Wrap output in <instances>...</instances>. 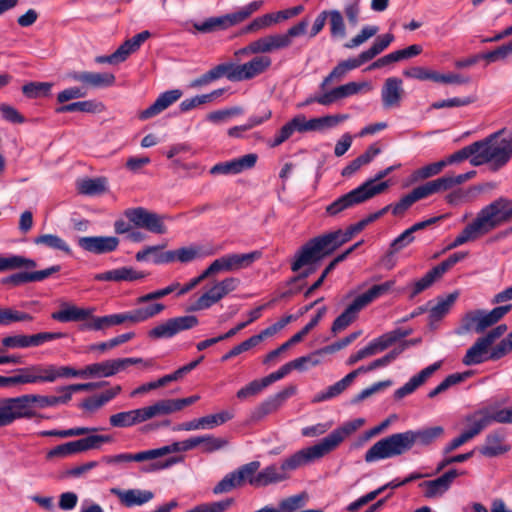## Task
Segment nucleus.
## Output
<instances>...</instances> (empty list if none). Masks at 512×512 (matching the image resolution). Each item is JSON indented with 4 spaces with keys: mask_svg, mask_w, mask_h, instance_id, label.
Masks as SVG:
<instances>
[{
    "mask_svg": "<svg viewBox=\"0 0 512 512\" xmlns=\"http://www.w3.org/2000/svg\"><path fill=\"white\" fill-rule=\"evenodd\" d=\"M512 304L501 305L491 311L477 309L463 315L455 333L462 335L468 332L483 333L489 327L498 323L510 310Z\"/></svg>",
    "mask_w": 512,
    "mask_h": 512,
    "instance_id": "423d86ee",
    "label": "nucleus"
},
{
    "mask_svg": "<svg viewBox=\"0 0 512 512\" xmlns=\"http://www.w3.org/2000/svg\"><path fill=\"white\" fill-rule=\"evenodd\" d=\"M294 132H309V120L303 114H298L283 125L275 137L268 142L269 147L275 148L288 140Z\"/></svg>",
    "mask_w": 512,
    "mask_h": 512,
    "instance_id": "4be33fe9",
    "label": "nucleus"
},
{
    "mask_svg": "<svg viewBox=\"0 0 512 512\" xmlns=\"http://www.w3.org/2000/svg\"><path fill=\"white\" fill-rule=\"evenodd\" d=\"M296 393V386L289 385L275 395L269 397L251 412V419L259 421L269 414L276 412L284 402Z\"/></svg>",
    "mask_w": 512,
    "mask_h": 512,
    "instance_id": "dca6fc26",
    "label": "nucleus"
},
{
    "mask_svg": "<svg viewBox=\"0 0 512 512\" xmlns=\"http://www.w3.org/2000/svg\"><path fill=\"white\" fill-rule=\"evenodd\" d=\"M260 462L252 461L242 465L236 471L227 474L214 488L215 494L229 492L236 487L243 486L246 482L251 485V481L257 477Z\"/></svg>",
    "mask_w": 512,
    "mask_h": 512,
    "instance_id": "f8f14e48",
    "label": "nucleus"
},
{
    "mask_svg": "<svg viewBox=\"0 0 512 512\" xmlns=\"http://www.w3.org/2000/svg\"><path fill=\"white\" fill-rule=\"evenodd\" d=\"M228 75H229V72H228L227 64L221 63V64L213 67L212 69H210L209 71H207L206 73L201 75L200 77L194 79L190 83V87L200 88V87L208 85L211 82L218 80L222 77H226L228 79Z\"/></svg>",
    "mask_w": 512,
    "mask_h": 512,
    "instance_id": "ea45409f",
    "label": "nucleus"
},
{
    "mask_svg": "<svg viewBox=\"0 0 512 512\" xmlns=\"http://www.w3.org/2000/svg\"><path fill=\"white\" fill-rule=\"evenodd\" d=\"M388 182L384 181L379 185H373L372 181H365L359 187L342 195L326 207L329 216H336L343 211L361 204L376 195L381 194L388 188Z\"/></svg>",
    "mask_w": 512,
    "mask_h": 512,
    "instance_id": "6e6552de",
    "label": "nucleus"
},
{
    "mask_svg": "<svg viewBox=\"0 0 512 512\" xmlns=\"http://www.w3.org/2000/svg\"><path fill=\"white\" fill-rule=\"evenodd\" d=\"M415 189L417 190L421 199L439 191H444L448 189V176H442L436 180L426 182L425 184L418 186Z\"/></svg>",
    "mask_w": 512,
    "mask_h": 512,
    "instance_id": "5fc2aeb1",
    "label": "nucleus"
},
{
    "mask_svg": "<svg viewBox=\"0 0 512 512\" xmlns=\"http://www.w3.org/2000/svg\"><path fill=\"white\" fill-rule=\"evenodd\" d=\"M230 264L231 271L240 270L250 266L253 262L262 257L261 251H252L245 254H228L226 255Z\"/></svg>",
    "mask_w": 512,
    "mask_h": 512,
    "instance_id": "a18cd8bd",
    "label": "nucleus"
},
{
    "mask_svg": "<svg viewBox=\"0 0 512 512\" xmlns=\"http://www.w3.org/2000/svg\"><path fill=\"white\" fill-rule=\"evenodd\" d=\"M351 383L352 382L349 380V378L347 376H345L340 381H338L335 384L329 386L326 390L317 393L313 397L312 402L313 403H319V402L326 401V400H329L331 398H334V397L340 395L344 390H346V388L349 385H351Z\"/></svg>",
    "mask_w": 512,
    "mask_h": 512,
    "instance_id": "09e8293b",
    "label": "nucleus"
},
{
    "mask_svg": "<svg viewBox=\"0 0 512 512\" xmlns=\"http://www.w3.org/2000/svg\"><path fill=\"white\" fill-rule=\"evenodd\" d=\"M105 109V106L101 102L95 100H85L79 102H73L65 104L56 109L57 113L67 112H85V113H100Z\"/></svg>",
    "mask_w": 512,
    "mask_h": 512,
    "instance_id": "4c0bfd02",
    "label": "nucleus"
},
{
    "mask_svg": "<svg viewBox=\"0 0 512 512\" xmlns=\"http://www.w3.org/2000/svg\"><path fill=\"white\" fill-rule=\"evenodd\" d=\"M233 418V413L221 411L216 414L207 415L200 418L202 429H212L216 426L226 423Z\"/></svg>",
    "mask_w": 512,
    "mask_h": 512,
    "instance_id": "e2e57ef3",
    "label": "nucleus"
},
{
    "mask_svg": "<svg viewBox=\"0 0 512 512\" xmlns=\"http://www.w3.org/2000/svg\"><path fill=\"white\" fill-rule=\"evenodd\" d=\"M239 283L240 280L235 277H228L216 282L188 308V311L194 312L210 308L229 293L233 292L238 287Z\"/></svg>",
    "mask_w": 512,
    "mask_h": 512,
    "instance_id": "9b49d317",
    "label": "nucleus"
},
{
    "mask_svg": "<svg viewBox=\"0 0 512 512\" xmlns=\"http://www.w3.org/2000/svg\"><path fill=\"white\" fill-rule=\"evenodd\" d=\"M120 240L115 236H86L78 239V245L84 251L93 254H106L117 250Z\"/></svg>",
    "mask_w": 512,
    "mask_h": 512,
    "instance_id": "6ab92c4d",
    "label": "nucleus"
},
{
    "mask_svg": "<svg viewBox=\"0 0 512 512\" xmlns=\"http://www.w3.org/2000/svg\"><path fill=\"white\" fill-rule=\"evenodd\" d=\"M466 422L470 425V428L465 430L459 437L454 438L450 442V451L455 450L468 442L475 436L481 433L487 427V420L481 418V414L478 411L470 414L466 417Z\"/></svg>",
    "mask_w": 512,
    "mask_h": 512,
    "instance_id": "b1692460",
    "label": "nucleus"
},
{
    "mask_svg": "<svg viewBox=\"0 0 512 512\" xmlns=\"http://www.w3.org/2000/svg\"><path fill=\"white\" fill-rule=\"evenodd\" d=\"M37 266L33 259L26 258L21 255H10L7 257L0 256V272L17 270V269H32Z\"/></svg>",
    "mask_w": 512,
    "mask_h": 512,
    "instance_id": "58836bf2",
    "label": "nucleus"
},
{
    "mask_svg": "<svg viewBox=\"0 0 512 512\" xmlns=\"http://www.w3.org/2000/svg\"><path fill=\"white\" fill-rule=\"evenodd\" d=\"M364 422L362 418L346 422L321 439L319 443L295 452L286 458L280 466L272 464L265 467L257 473L254 481H251V486L265 487L287 480L290 471L319 460L335 450L349 435L358 430Z\"/></svg>",
    "mask_w": 512,
    "mask_h": 512,
    "instance_id": "f257e3e1",
    "label": "nucleus"
},
{
    "mask_svg": "<svg viewBox=\"0 0 512 512\" xmlns=\"http://www.w3.org/2000/svg\"><path fill=\"white\" fill-rule=\"evenodd\" d=\"M421 200L417 190L414 188L410 193L402 197L393 205V215L402 216L416 201Z\"/></svg>",
    "mask_w": 512,
    "mask_h": 512,
    "instance_id": "338daca9",
    "label": "nucleus"
},
{
    "mask_svg": "<svg viewBox=\"0 0 512 512\" xmlns=\"http://www.w3.org/2000/svg\"><path fill=\"white\" fill-rule=\"evenodd\" d=\"M403 95V82L400 78L390 77L385 80L381 90L382 103L385 108L399 106Z\"/></svg>",
    "mask_w": 512,
    "mask_h": 512,
    "instance_id": "a878e982",
    "label": "nucleus"
},
{
    "mask_svg": "<svg viewBox=\"0 0 512 512\" xmlns=\"http://www.w3.org/2000/svg\"><path fill=\"white\" fill-rule=\"evenodd\" d=\"M69 77L83 84L84 88H106L114 85L116 77L110 72H73Z\"/></svg>",
    "mask_w": 512,
    "mask_h": 512,
    "instance_id": "412c9836",
    "label": "nucleus"
},
{
    "mask_svg": "<svg viewBox=\"0 0 512 512\" xmlns=\"http://www.w3.org/2000/svg\"><path fill=\"white\" fill-rule=\"evenodd\" d=\"M448 271V259L443 260L440 264L429 270L422 278L410 283L406 286L405 291L408 297L413 299L418 294L430 288L434 283L438 282Z\"/></svg>",
    "mask_w": 512,
    "mask_h": 512,
    "instance_id": "f3484780",
    "label": "nucleus"
},
{
    "mask_svg": "<svg viewBox=\"0 0 512 512\" xmlns=\"http://www.w3.org/2000/svg\"><path fill=\"white\" fill-rule=\"evenodd\" d=\"M13 420L21 418H32L36 413L31 409L32 404H37L40 408L56 406L54 396H44L38 394H26L14 398H5Z\"/></svg>",
    "mask_w": 512,
    "mask_h": 512,
    "instance_id": "9d476101",
    "label": "nucleus"
},
{
    "mask_svg": "<svg viewBox=\"0 0 512 512\" xmlns=\"http://www.w3.org/2000/svg\"><path fill=\"white\" fill-rule=\"evenodd\" d=\"M236 25L232 13L220 17H211L201 23H194L193 27L200 33H211L214 31L225 30Z\"/></svg>",
    "mask_w": 512,
    "mask_h": 512,
    "instance_id": "f704fd0d",
    "label": "nucleus"
},
{
    "mask_svg": "<svg viewBox=\"0 0 512 512\" xmlns=\"http://www.w3.org/2000/svg\"><path fill=\"white\" fill-rule=\"evenodd\" d=\"M202 446L204 453H212L228 445V440L213 435L198 436V446Z\"/></svg>",
    "mask_w": 512,
    "mask_h": 512,
    "instance_id": "bf43d9fd",
    "label": "nucleus"
},
{
    "mask_svg": "<svg viewBox=\"0 0 512 512\" xmlns=\"http://www.w3.org/2000/svg\"><path fill=\"white\" fill-rule=\"evenodd\" d=\"M82 373V377H111L109 360L87 365Z\"/></svg>",
    "mask_w": 512,
    "mask_h": 512,
    "instance_id": "69168bd1",
    "label": "nucleus"
},
{
    "mask_svg": "<svg viewBox=\"0 0 512 512\" xmlns=\"http://www.w3.org/2000/svg\"><path fill=\"white\" fill-rule=\"evenodd\" d=\"M388 182L384 181L379 185H373L372 181H365L359 187L342 195L326 207L329 216H336L343 211L361 204L376 195L381 194L388 188Z\"/></svg>",
    "mask_w": 512,
    "mask_h": 512,
    "instance_id": "0eeeda50",
    "label": "nucleus"
},
{
    "mask_svg": "<svg viewBox=\"0 0 512 512\" xmlns=\"http://www.w3.org/2000/svg\"><path fill=\"white\" fill-rule=\"evenodd\" d=\"M505 434L494 431L487 435L485 444L480 448V453L486 457H495L507 452L510 447L504 444Z\"/></svg>",
    "mask_w": 512,
    "mask_h": 512,
    "instance_id": "72a5a7b5",
    "label": "nucleus"
},
{
    "mask_svg": "<svg viewBox=\"0 0 512 512\" xmlns=\"http://www.w3.org/2000/svg\"><path fill=\"white\" fill-rule=\"evenodd\" d=\"M257 159L258 156L254 153L246 154L231 161L217 163L211 167L209 172L211 175L239 174L253 168Z\"/></svg>",
    "mask_w": 512,
    "mask_h": 512,
    "instance_id": "aec40b11",
    "label": "nucleus"
},
{
    "mask_svg": "<svg viewBox=\"0 0 512 512\" xmlns=\"http://www.w3.org/2000/svg\"><path fill=\"white\" fill-rule=\"evenodd\" d=\"M411 330L407 329H395L393 331H390L386 334H383L379 338L375 339L371 343H369L374 351V354H377L379 352L384 351L391 345H393L395 342L399 341L402 338L407 337L410 335Z\"/></svg>",
    "mask_w": 512,
    "mask_h": 512,
    "instance_id": "e433bc0d",
    "label": "nucleus"
},
{
    "mask_svg": "<svg viewBox=\"0 0 512 512\" xmlns=\"http://www.w3.org/2000/svg\"><path fill=\"white\" fill-rule=\"evenodd\" d=\"M330 32L333 37H345L346 28L342 14L338 10L328 11Z\"/></svg>",
    "mask_w": 512,
    "mask_h": 512,
    "instance_id": "0e129e2a",
    "label": "nucleus"
},
{
    "mask_svg": "<svg viewBox=\"0 0 512 512\" xmlns=\"http://www.w3.org/2000/svg\"><path fill=\"white\" fill-rule=\"evenodd\" d=\"M394 285L395 280H388L384 283L372 286L365 293L357 296L356 298L362 304V306L365 307L373 300L390 292Z\"/></svg>",
    "mask_w": 512,
    "mask_h": 512,
    "instance_id": "37998d69",
    "label": "nucleus"
},
{
    "mask_svg": "<svg viewBox=\"0 0 512 512\" xmlns=\"http://www.w3.org/2000/svg\"><path fill=\"white\" fill-rule=\"evenodd\" d=\"M151 36L150 32L145 30L142 31L131 39L126 40L122 43L119 48L123 52L124 57L127 59L128 56L139 49V47Z\"/></svg>",
    "mask_w": 512,
    "mask_h": 512,
    "instance_id": "680f3d73",
    "label": "nucleus"
},
{
    "mask_svg": "<svg viewBox=\"0 0 512 512\" xmlns=\"http://www.w3.org/2000/svg\"><path fill=\"white\" fill-rule=\"evenodd\" d=\"M307 499L308 495L303 492L282 499L279 502L278 508L272 506H264L255 512H295L306 504Z\"/></svg>",
    "mask_w": 512,
    "mask_h": 512,
    "instance_id": "c9c22d12",
    "label": "nucleus"
},
{
    "mask_svg": "<svg viewBox=\"0 0 512 512\" xmlns=\"http://www.w3.org/2000/svg\"><path fill=\"white\" fill-rule=\"evenodd\" d=\"M448 165V157L441 159L440 161L430 163L415 170L412 177L415 181L423 180L439 174Z\"/></svg>",
    "mask_w": 512,
    "mask_h": 512,
    "instance_id": "864d4df0",
    "label": "nucleus"
},
{
    "mask_svg": "<svg viewBox=\"0 0 512 512\" xmlns=\"http://www.w3.org/2000/svg\"><path fill=\"white\" fill-rule=\"evenodd\" d=\"M145 277V274L136 271L132 267H121L114 270L96 274L94 279L97 281H135Z\"/></svg>",
    "mask_w": 512,
    "mask_h": 512,
    "instance_id": "2f4dec72",
    "label": "nucleus"
},
{
    "mask_svg": "<svg viewBox=\"0 0 512 512\" xmlns=\"http://www.w3.org/2000/svg\"><path fill=\"white\" fill-rule=\"evenodd\" d=\"M226 64L229 72L228 80L241 82L251 80L266 72L272 65V59L267 55H257L243 64L232 62H226Z\"/></svg>",
    "mask_w": 512,
    "mask_h": 512,
    "instance_id": "1a4fd4ad",
    "label": "nucleus"
},
{
    "mask_svg": "<svg viewBox=\"0 0 512 512\" xmlns=\"http://www.w3.org/2000/svg\"><path fill=\"white\" fill-rule=\"evenodd\" d=\"M491 344L483 337H479L466 351L462 363L466 366L478 365L490 359Z\"/></svg>",
    "mask_w": 512,
    "mask_h": 512,
    "instance_id": "cd10ccee",
    "label": "nucleus"
},
{
    "mask_svg": "<svg viewBox=\"0 0 512 512\" xmlns=\"http://www.w3.org/2000/svg\"><path fill=\"white\" fill-rule=\"evenodd\" d=\"M198 323V318L194 315L170 318L150 329L148 337L152 340L172 338L179 332L196 327Z\"/></svg>",
    "mask_w": 512,
    "mask_h": 512,
    "instance_id": "4468645a",
    "label": "nucleus"
},
{
    "mask_svg": "<svg viewBox=\"0 0 512 512\" xmlns=\"http://www.w3.org/2000/svg\"><path fill=\"white\" fill-rule=\"evenodd\" d=\"M16 372H21L25 384H34L40 382H53L52 372L53 365H31L25 368L17 369Z\"/></svg>",
    "mask_w": 512,
    "mask_h": 512,
    "instance_id": "c756f323",
    "label": "nucleus"
},
{
    "mask_svg": "<svg viewBox=\"0 0 512 512\" xmlns=\"http://www.w3.org/2000/svg\"><path fill=\"white\" fill-rule=\"evenodd\" d=\"M233 503V499H226L218 502L201 504L187 512H224Z\"/></svg>",
    "mask_w": 512,
    "mask_h": 512,
    "instance_id": "774afa93",
    "label": "nucleus"
},
{
    "mask_svg": "<svg viewBox=\"0 0 512 512\" xmlns=\"http://www.w3.org/2000/svg\"><path fill=\"white\" fill-rule=\"evenodd\" d=\"M439 364L435 363L423 369L417 375L413 376L404 386L397 389L394 393L395 399H402L403 397L413 393L419 386H421L437 369Z\"/></svg>",
    "mask_w": 512,
    "mask_h": 512,
    "instance_id": "473e14b6",
    "label": "nucleus"
},
{
    "mask_svg": "<svg viewBox=\"0 0 512 512\" xmlns=\"http://www.w3.org/2000/svg\"><path fill=\"white\" fill-rule=\"evenodd\" d=\"M420 486L426 488L425 496L428 498L443 495L448 490V472H444L435 480L425 481Z\"/></svg>",
    "mask_w": 512,
    "mask_h": 512,
    "instance_id": "8fccbe9b",
    "label": "nucleus"
},
{
    "mask_svg": "<svg viewBox=\"0 0 512 512\" xmlns=\"http://www.w3.org/2000/svg\"><path fill=\"white\" fill-rule=\"evenodd\" d=\"M181 96L182 91L179 89L169 90L160 94V96L155 100V102L152 105H150L147 109L139 113V119L147 120L160 114L174 102L179 100Z\"/></svg>",
    "mask_w": 512,
    "mask_h": 512,
    "instance_id": "bb28decb",
    "label": "nucleus"
},
{
    "mask_svg": "<svg viewBox=\"0 0 512 512\" xmlns=\"http://www.w3.org/2000/svg\"><path fill=\"white\" fill-rule=\"evenodd\" d=\"M348 118V114H336L309 119V132L333 128Z\"/></svg>",
    "mask_w": 512,
    "mask_h": 512,
    "instance_id": "79ce46f5",
    "label": "nucleus"
},
{
    "mask_svg": "<svg viewBox=\"0 0 512 512\" xmlns=\"http://www.w3.org/2000/svg\"><path fill=\"white\" fill-rule=\"evenodd\" d=\"M479 414H481V418L486 419L487 427L493 423H512V407L499 409L491 412L488 408L478 410Z\"/></svg>",
    "mask_w": 512,
    "mask_h": 512,
    "instance_id": "603ef678",
    "label": "nucleus"
},
{
    "mask_svg": "<svg viewBox=\"0 0 512 512\" xmlns=\"http://www.w3.org/2000/svg\"><path fill=\"white\" fill-rule=\"evenodd\" d=\"M110 493L117 496L120 502L126 507L143 505L154 497L153 492L140 489H129L124 491L119 488H111Z\"/></svg>",
    "mask_w": 512,
    "mask_h": 512,
    "instance_id": "c85d7f7f",
    "label": "nucleus"
},
{
    "mask_svg": "<svg viewBox=\"0 0 512 512\" xmlns=\"http://www.w3.org/2000/svg\"><path fill=\"white\" fill-rule=\"evenodd\" d=\"M52 84L48 82H30L22 87V92L28 98H39L49 95Z\"/></svg>",
    "mask_w": 512,
    "mask_h": 512,
    "instance_id": "052dcab7",
    "label": "nucleus"
},
{
    "mask_svg": "<svg viewBox=\"0 0 512 512\" xmlns=\"http://www.w3.org/2000/svg\"><path fill=\"white\" fill-rule=\"evenodd\" d=\"M105 383L106 382H103V383H79V384H71L68 386L60 387L57 389V391L62 393V395L54 396V399L56 401V406L59 404L68 403L72 398L73 392L93 390L95 388L101 387Z\"/></svg>",
    "mask_w": 512,
    "mask_h": 512,
    "instance_id": "a19ab883",
    "label": "nucleus"
},
{
    "mask_svg": "<svg viewBox=\"0 0 512 512\" xmlns=\"http://www.w3.org/2000/svg\"><path fill=\"white\" fill-rule=\"evenodd\" d=\"M503 131L500 130L487 137V139H491L489 147L495 168L503 167L512 157V136L500 139L499 136Z\"/></svg>",
    "mask_w": 512,
    "mask_h": 512,
    "instance_id": "a211bd4d",
    "label": "nucleus"
},
{
    "mask_svg": "<svg viewBox=\"0 0 512 512\" xmlns=\"http://www.w3.org/2000/svg\"><path fill=\"white\" fill-rule=\"evenodd\" d=\"M109 364L111 376H114L120 371H123L127 369L129 366L135 364H143L144 367H151L154 365V361L152 359L143 360L142 358H117L110 359Z\"/></svg>",
    "mask_w": 512,
    "mask_h": 512,
    "instance_id": "3c124183",
    "label": "nucleus"
},
{
    "mask_svg": "<svg viewBox=\"0 0 512 512\" xmlns=\"http://www.w3.org/2000/svg\"><path fill=\"white\" fill-rule=\"evenodd\" d=\"M271 117V111H267L263 116H251L246 123L232 127L228 130V135L230 137L239 138L242 136L243 132L251 130L255 126L262 124L264 121L268 120Z\"/></svg>",
    "mask_w": 512,
    "mask_h": 512,
    "instance_id": "6e6d98bb",
    "label": "nucleus"
},
{
    "mask_svg": "<svg viewBox=\"0 0 512 512\" xmlns=\"http://www.w3.org/2000/svg\"><path fill=\"white\" fill-rule=\"evenodd\" d=\"M490 140L486 137L450 154V164L461 163L467 159H470V163L473 166H481L486 163L493 164L489 147Z\"/></svg>",
    "mask_w": 512,
    "mask_h": 512,
    "instance_id": "ddd939ff",
    "label": "nucleus"
},
{
    "mask_svg": "<svg viewBox=\"0 0 512 512\" xmlns=\"http://www.w3.org/2000/svg\"><path fill=\"white\" fill-rule=\"evenodd\" d=\"M368 224L364 219L349 226L346 231L336 230L308 240L294 254L291 270L298 271L305 265L322 261L336 249L361 232Z\"/></svg>",
    "mask_w": 512,
    "mask_h": 512,
    "instance_id": "f03ea898",
    "label": "nucleus"
},
{
    "mask_svg": "<svg viewBox=\"0 0 512 512\" xmlns=\"http://www.w3.org/2000/svg\"><path fill=\"white\" fill-rule=\"evenodd\" d=\"M109 435H89L74 441L77 453H82L92 449H98L103 443L112 442Z\"/></svg>",
    "mask_w": 512,
    "mask_h": 512,
    "instance_id": "49530a36",
    "label": "nucleus"
},
{
    "mask_svg": "<svg viewBox=\"0 0 512 512\" xmlns=\"http://www.w3.org/2000/svg\"><path fill=\"white\" fill-rule=\"evenodd\" d=\"M36 245H44L50 249L61 251L65 254H71L72 250L69 244L61 237L55 234H42L34 239Z\"/></svg>",
    "mask_w": 512,
    "mask_h": 512,
    "instance_id": "c03bdc74",
    "label": "nucleus"
},
{
    "mask_svg": "<svg viewBox=\"0 0 512 512\" xmlns=\"http://www.w3.org/2000/svg\"><path fill=\"white\" fill-rule=\"evenodd\" d=\"M94 312L91 308H80L68 302L61 303V309L51 314V318L62 323L88 320Z\"/></svg>",
    "mask_w": 512,
    "mask_h": 512,
    "instance_id": "5701e85b",
    "label": "nucleus"
},
{
    "mask_svg": "<svg viewBox=\"0 0 512 512\" xmlns=\"http://www.w3.org/2000/svg\"><path fill=\"white\" fill-rule=\"evenodd\" d=\"M102 461L106 464H122L129 462H145L150 461L149 451H140L138 453H121L117 455L104 456Z\"/></svg>",
    "mask_w": 512,
    "mask_h": 512,
    "instance_id": "de8ad7c7",
    "label": "nucleus"
},
{
    "mask_svg": "<svg viewBox=\"0 0 512 512\" xmlns=\"http://www.w3.org/2000/svg\"><path fill=\"white\" fill-rule=\"evenodd\" d=\"M364 307L355 298L353 302L334 320L331 326V332L333 335H337L341 331L345 330L350 326L358 317V313Z\"/></svg>",
    "mask_w": 512,
    "mask_h": 512,
    "instance_id": "7c9ffc66",
    "label": "nucleus"
},
{
    "mask_svg": "<svg viewBox=\"0 0 512 512\" xmlns=\"http://www.w3.org/2000/svg\"><path fill=\"white\" fill-rule=\"evenodd\" d=\"M444 434V428L435 426L419 431L395 433L380 439L365 453V461L370 463L381 459L393 458L408 452L416 443L430 444Z\"/></svg>",
    "mask_w": 512,
    "mask_h": 512,
    "instance_id": "7ed1b4c3",
    "label": "nucleus"
},
{
    "mask_svg": "<svg viewBox=\"0 0 512 512\" xmlns=\"http://www.w3.org/2000/svg\"><path fill=\"white\" fill-rule=\"evenodd\" d=\"M512 219V200L500 197L483 207L476 218L450 243V249L473 241Z\"/></svg>",
    "mask_w": 512,
    "mask_h": 512,
    "instance_id": "20e7f679",
    "label": "nucleus"
},
{
    "mask_svg": "<svg viewBox=\"0 0 512 512\" xmlns=\"http://www.w3.org/2000/svg\"><path fill=\"white\" fill-rule=\"evenodd\" d=\"M78 190L84 195H100L106 191L104 179H84L78 184Z\"/></svg>",
    "mask_w": 512,
    "mask_h": 512,
    "instance_id": "13d9d810",
    "label": "nucleus"
},
{
    "mask_svg": "<svg viewBox=\"0 0 512 512\" xmlns=\"http://www.w3.org/2000/svg\"><path fill=\"white\" fill-rule=\"evenodd\" d=\"M200 399L199 395H193L182 399H162L150 405L153 418L169 415L182 410L184 407L194 404Z\"/></svg>",
    "mask_w": 512,
    "mask_h": 512,
    "instance_id": "393cba45",
    "label": "nucleus"
},
{
    "mask_svg": "<svg viewBox=\"0 0 512 512\" xmlns=\"http://www.w3.org/2000/svg\"><path fill=\"white\" fill-rule=\"evenodd\" d=\"M99 430L100 429L97 427H76V428H71V429H67V430L42 431L40 433V435L43 437L55 436V437H60V438H67V437L82 436V435L89 434L91 432H97Z\"/></svg>",
    "mask_w": 512,
    "mask_h": 512,
    "instance_id": "4d7b16f0",
    "label": "nucleus"
},
{
    "mask_svg": "<svg viewBox=\"0 0 512 512\" xmlns=\"http://www.w3.org/2000/svg\"><path fill=\"white\" fill-rule=\"evenodd\" d=\"M64 336L65 334L61 332H40L33 335L17 334L3 337L1 344L5 349L36 347Z\"/></svg>",
    "mask_w": 512,
    "mask_h": 512,
    "instance_id": "2eb2a0df",
    "label": "nucleus"
},
{
    "mask_svg": "<svg viewBox=\"0 0 512 512\" xmlns=\"http://www.w3.org/2000/svg\"><path fill=\"white\" fill-rule=\"evenodd\" d=\"M123 218L114 222V231L118 235L126 234L135 228H143L154 234L167 233V227L164 223L165 216L149 211L144 207L128 208L123 212Z\"/></svg>",
    "mask_w": 512,
    "mask_h": 512,
    "instance_id": "39448f33",
    "label": "nucleus"
}]
</instances>
